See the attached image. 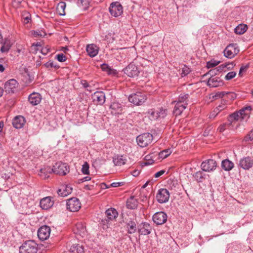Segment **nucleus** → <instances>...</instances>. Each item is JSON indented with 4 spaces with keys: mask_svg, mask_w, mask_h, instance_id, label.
<instances>
[{
    "mask_svg": "<svg viewBox=\"0 0 253 253\" xmlns=\"http://www.w3.org/2000/svg\"><path fill=\"white\" fill-rule=\"evenodd\" d=\"M82 171L84 174H87L89 173V166L87 163H85L83 166Z\"/></svg>",
    "mask_w": 253,
    "mask_h": 253,
    "instance_id": "8fccbe9b",
    "label": "nucleus"
},
{
    "mask_svg": "<svg viewBox=\"0 0 253 253\" xmlns=\"http://www.w3.org/2000/svg\"><path fill=\"white\" fill-rule=\"evenodd\" d=\"M223 65L225 66V69H227V70H230L235 67L236 64L234 62H232L230 63L223 64Z\"/></svg>",
    "mask_w": 253,
    "mask_h": 253,
    "instance_id": "603ef678",
    "label": "nucleus"
},
{
    "mask_svg": "<svg viewBox=\"0 0 253 253\" xmlns=\"http://www.w3.org/2000/svg\"><path fill=\"white\" fill-rule=\"evenodd\" d=\"M29 101L31 104L33 106L39 104L42 100V96L38 93L34 92L29 96Z\"/></svg>",
    "mask_w": 253,
    "mask_h": 253,
    "instance_id": "412c9836",
    "label": "nucleus"
},
{
    "mask_svg": "<svg viewBox=\"0 0 253 253\" xmlns=\"http://www.w3.org/2000/svg\"><path fill=\"white\" fill-rule=\"evenodd\" d=\"M66 7V3L64 2H59L57 6V9L60 12V15H63L65 14V8Z\"/></svg>",
    "mask_w": 253,
    "mask_h": 253,
    "instance_id": "a19ab883",
    "label": "nucleus"
},
{
    "mask_svg": "<svg viewBox=\"0 0 253 253\" xmlns=\"http://www.w3.org/2000/svg\"><path fill=\"white\" fill-rule=\"evenodd\" d=\"M165 172H166L165 170H164V169L161 170L156 172L155 174V177H156V178L159 177L160 176L162 175L163 174H164Z\"/></svg>",
    "mask_w": 253,
    "mask_h": 253,
    "instance_id": "052dcab7",
    "label": "nucleus"
},
{
    "mask_svg": "<svg viewBox=\"0 0 253 253\" xmlns=\"http://www.w3.org/2000/svg\"><path fill=\"white\" fill-rule=\"evenodd\" d=\"M189 97V94H185V93H182L178 98V99L177 101H175L174 102L176 103H180V104H186V106L187 105V101Z\"/></svg>",
    "mask_w": 253,
    "mask_h": 253,
    "instance_id": "c9c22d12",
    "label": "nucleus"
},
{
    "mask_svg": "<svg viewBox=\"0 0 253 253\" xmlns=\"http://www.w3.org/2000/svg\"><path fill=\"white\" fill-rule=\"evenodd\" d=\"M101 69L102 71L106 72L108 74L115 75L116 74V71L112 69L106 64H102L101 65Z\"/></svg>",
    "mask_w": 253,
    "mask_h": 253,
    "instance_id": "4c0bfd02",
    "label": "nucleus"
},
{
    "mask_svg": "<svg viewBox=\"0 0 253 253\" xmlns=\"http://www.w3.org/2000/svg\"><path fill=\"white\" fill-rule=\"evenodd\" d=\"M220 63L215 60H211L207 63V67L208 68H213L217 66Z\"/></svg>",
    "mask_w": 253,
    "mask_h": 253,
    "instance_id": "79ce46f5",
    "label": "nucleus"
},
{
    "mask_svg": "<svg viewBox=\"0 0 253 253\" xmlns=\"http://www.w3.org/2000/svg\"><path fill=\"white\" fill-rule=\"evenodd\" d=\"M248 29V27L245 24H240L235 29V32L237 34L242 35L245 33Z\"/></svg>",
    "mask_w": 253,
    "mask_h": 253,
    "instance_id": "f704fd0d",
    "label": "nucleus"
},
{
    "mask_svg": "<svg viewBox=\"0 0 253 253\" xmlns=\"http://www.w3.org/2000/svg\"><path fill=\"white\" fill-rule=\"evenodd\" d=\"M217 114H216V113H215L214 112V110H213V111L212 112H211L210 114V116H209V118L210 119H213L215 117V116L217 115Z\"/></svg>",
    "mask_w": 253,
    "mask_h": 253,
    "instance_id": "774afa93",
    "label": "nucleus"
},
{
    "mask_svg": "<svg viewBox=\"0 0 253 253\" xmlns=\"http://www.w3.org/2000/svg\"><path fill=\"white\" fill-rule=\"evenodd\" d=\"M106 215L109 220L115 219L118 216V213L117 211L114 208H110L106 210Z\"/></svg>",
    "mask_w": 253,
    "mask_h": 253,
    "instance_id": "c756f323",
    "label": "nucleus"
},
{
    "mask_svg": "<svg viewBox=\"0 0 253 253\" xmlns=\"http://www.w3.org/2000/svg\"><path fill=\"white\" fill-rule=\"evenodd\" d=\"M217 166L215 161L212 159H209L203 162L201 164V168L203 171L210 172L214 170Z\"/></svg>",
    "mask_w": 253,
    "mask_h": 253,
    "instance_id": "f8f14e48",
    "label": "nucleus"
},
{
    "mask_svg": "<svg viewBox=\"0 0 253 253\" xmlns=\"http://www.w3.org/2000/svg\"><path fill=\"white\" fill-rule=\"evenodd\" d=\"M25 123V119L22 116L15 117L12 121V125L16 128H22Z\"/></svg>",
    "mask_w": 253,
    "mask_h": 253,
    "instance_id": "5701e85b",
    "label": "nucleus"
},
{
    "mask_svg": "<svg viewBox=\"0 0 253 253\" xmlns=\"http://www.w3.org/2000/svg\"><path fill=\"white\" fill-rule=\"evenodd\" d=\"M109 11L112 16L118 17L123 14V7L119 2H113L110 5Z\"/></svg>",
    "mask_w": 253,
    "mask_h": 253,
    "instance_id": "423d86ee",
    "label": "nucleus"
},
{
    "mask_svg": "<svg viewBox=\"0 0 253 253\" xmlns=\"http://www.w3.org/2000/svg\"><path fill=\"white\" fill-rule=\"evenodd\" d=\"M137 206L138 201L133 196H131L127 199L126 202L127 208L133 210L137 208Z\"/></svg>",
    "mask_w": 253,
    "mask_h": 253,
    "instance_id": "cd10ccee",
    "label": "nucleus"
},
{
    "mask_svg": "<svg viewBox=\"0 0 253 253\" xmlns=\"http://www.w3.org/2000/svg\"><path fill=\"white\" fill-rule=\"evenodd\" d=\"M11 43L9 40H5L0 48V51L2 53H7L11 46Z\"/></svg>",
    "mask_w": 253,
    "mask_h": 253,
    "instance_id": "72a5a7b5",
    "label": "nucleus"
},
{
    "mask_svg": "<svg viewBox=\"0 0 253 253\" xmlns=\"http://www.w3.org/2000/svg\"><path fill=\"white\" fill-rule=\"evenodd\" d=\"M190 72L191 70L190 68L187 66L184 65L183 67L182 68V71L181 73V76L184 77L187 75Z\"/></svg>",
    "mask_w": 253,
    "mask_h": 253,
    "instance_id": "49530a36",
    "label": "nucleus"
},
{
    "mask_svg": "<svg viewBox=\"0 0 253 253\" xmlns=\"http://www.w3.org/2000/svg\"><path fill=\"white\" fill-rule=\"evenodd\" d=\"M230 125H229V124H227V123L223 124L221 125L218 127V130L220 132H223L226 129L227 126H229Z\"/></svg>",
    "mask_w": 253,
    "mask_h": 253,
    "instance_id": "864d4df0",
    "label": "nucleus"
},
{
    "mask_svg": "<svg viewBox=\"0 0 253 253\" xmlns=\"http://www.w3.org/2000/svg\"><path fill=\"white\" fill-rule=\"evenodd\" d=\"M239 48L237 43L230 44L226 46L223 51L225 57L232 59L239 52Z\"/></svg>",
    "mask_w": 253,
    "mask_h": 253,
    "instance_id": "39448f33",
    "label": "nucleus"
},
{
    "mask_svg": "<svg viewBox=\"0 0 253 253\" xmlns=\"http://www.w3.org/2000/svg\"><path fill=\"white\" fill-rule=\"evenodd\" d=\"M45 35V34L44 32H42V33L39 31H34V36H40V37H43Z\"/></svg>",
    "mask_w": 253,
    "mask_h": 253,
    "instance_id": "680f3d73",
    "label": "nucleus"
},
{
    "mask_svg": "<svg viewBox=\"0 0 253 253\" xmlns=\"http://www.w3.org/2000/svg\"><path fill=\"white\" fill-rule=\"evenodd\" d=\"M171 153V150L170 149L164 150L161 152L160 155L161 157L166 158Z\"/></svg>",
    "mask_w": 253,
    "mask_h": 253,
    "instance_id": "a18cd8bd",
    "label": "nucleus"
},
{
    "mask_svg": "<svg viewBox=\"0 0 253 253\" xmlns=\"http://www.w3.org/2000/svg\"><path fill=\"white\" fill-rule=\"evenodd\" d=\"M149 117L151 120H156L160 118L158 113L156 110L151 109L148 112Z\"/></svg>",
    "mask_w": 253,
    "mask_h": 253,
    "instance_id": "ea45409f",
    "label": "nucleus"
},
{
    "mask_svg": "<svg viewBox=\"0 0 253 253\" xmlns=\"http://www.w3.org/2000/svg\"><path fill=\"white\" fill-rule=\"evenodd\" d=\"M193 176L198 182H201L205 178V174L202 171H198L194 174Z\"/></svg>",
    "mask_w": 253,
    "mask_h": 253,
    "instance_id": "e433bc0d",
    "label": "nucleus"
},
{
    "mask_svg": "<svg viewBox=\"0 0 253 253\" xmlns=\"http://www.w3.org/2000/svg\"><path fill=\"white\" fill-rule=\"evenodd\" d=\"M238 166L245 170H249L253 166V159L249 157H245L240 160Z\"/></svg>",
    "mask_w": 253,
    "mask_h": 253,
    "instance_id": "ddd939ff",
    "label": "nucleus"
},
{
    "mask_svg": "<svg viewBox=\"0 0 253 253\" xmlns=\"http://www.w3.org/2000/svg\"><path fill=\"white\" fill-rule=\"evenodd\" d=\"M74 231L76 234H79L82 237L86 234L85 227L84 224L82 222H78L76 224Z\"/></svg>",
    "mask_w": 253,
    "mask_h": 253,
    "instance_id": "4be33fe9",
    "label": "nucleus"
},
{
    "mask_svg": "<svg viewBox=\"0 0 253 253\" xmlns=\"http://www.w3.org/2000/svg\"><path fill=\"white\" fill-rule=\"evenodd\" d=\"M56 59L59 62H63L66 60L67 58L63 53H60L56 55Z\"/></svg>",
    "mask_w": 253,
    "mask_h": 253,
    "instance_id": "3c124183",
    "label": "nucleus"
},
{
    "mask_svg": "<svg viewBox=\"0 0 253 253\" xmlns=\"http://www.w3.org/2000/svg\"><path fill=\"white\" fill-rule=\"evenodd\" d=\"M228 93L225 92L224 91L222 92H217L215 95V98H222L223 97L225 94H227Z\"/></svg>",
    "mask_w": 253,
    "mask_h": 253,
    "instance_id": "13d9d810",
    "label": "nucleus"
},
{
    "mask_svg": "<svg viewBox=\"0 0 253 253\" xmlns=\"http://www.w3.org/2000/svg\"><path fill=\"white\" fill-rule=\"evenodd\" d=\"M153 221L157 225H161L167 220V215L163 211L157 212L153 216Z\"/></svg>",
    "mask_w": 253,
    "mask_h": 253,
    "instance_id": "2eb2a0df",
    "label": "nucleus"
},
{
    "mask_svg": "<svg viewBox=\"0 0 253 253\" xmlns=\"http://www.w3.org/2000/svg\"><path fill=\"white\" fill-rule=\"evenodd\" d=\"M53 173L65 175L69 172V167L66 163L58 162L53 166Z\"/></svg>",
    "mask_w": 253,
    "mask_h": 253,
    "instance_id": "6e6552de",
    "label": "nucleus"
},
{
    "mask_svg": "<svg viewBox=\"0 0 253 253\" xmlns=\"http://www.w3.org/2000/svg\"><path fill=\"white\" fill-rule=\"evenodd\" d=\"M175 103L173 113L176 116L181 115L187 106L186 104H182L180 103Z\"/></svg>",
    "mask_w": 253,
    "mask_h": 253,
    "instance_id": "bb28decb",
    "label": "nucleus"
},
{
    "mask_svg": "<svg viewBox=\"0 0 253 253\" xmlns=\"http://www.w3.org/2000/svg\"><path fill=\"white\" fill-rule=\"evenodd\" d=\"M45 67H54L53 62H46L45 64Z\"/></svg>",
    "mask_w": 253,
    "mask_h": 253,
    "instance_id": "338daca9",
    "label": "nucleus"
},
{
    "mask_svg": "<svg viewBox=\"0 0 253 253\" xmlns=\"http://www.w3.org/2000/svg\"><path fill=\"white\" fill-rule=\"evenodd\" d=\"M40 204L43 210H48L53 206L54 202L51 197H46L41 200Z\"/></svg>",
    "mask_w": 253,
    "mask_h": 253,
    "instance_id": "6ab92c4d",
    "label": "nucleus"
},
{
    "mask_svg": "<svg viewBox=\"0 0 253 253\" xmlns=\"http://www.w3.org/2000/svg\"><path fill=\"white\" fill-rule=\"evenodd\" d=\"M126 159L123 156H117L114 158L113 163L116 166H121L126 164Z\"/></svg>",
    "mask_w": 253,
    "mask_h": 253,
    "instance_id": "7c9ffc66",
    "label": "nucleus"
},
{
    "mask_svg": "<svg viewBox=\"0 0 253 253\" xmlns=\"http://www.w3.org/2000/svg\"><path fill=\"white\" fill-rule=\"evenodd\" d=\"M234 167V163L228 159H225L222 161L221 167L225 171L231 170Z\"/></svg>",
    "mask_w": 253,
    "mask_h": 253,
    "instance_id": "c85d7f7f",
    "label": "nucleus"
},
{
    "mask_svg": "<svg viewBox=\"0 0 253 253\" xmlns=\"http://www.w3.org/2000/svg\"><path fill=\"white\" fill-rule=\"evenodd\" d=\"M252 108L251 106H248L242 108L240 111L235 112L231 114L228 121L230 122L229 125H232L234 121H247L250 118L251 112Z\"/></svg>",
    "mask_w": 253,
    "mask_h": 253,
    "instance_id": "f257e3e1",
    "label": "nucleus"
},
{
    "mask_svg": "<svg viewBox=\"0 0 253 253\" xmlns=\"http://www.w3.org/2000/svg\"><path fill=\"white\" fill-rule=\"evenodd\" d=\"M208 85L211 87L221 86L223 84L221 80L217 77L211 76L208 81Z\"/></svg>",
    "mask_w": 253,
    "mask_h": 253,
    "instance_id": "aec40b11",
    "label": "nucleus"
},
{
    "mask_svg": "<svg viewBox=\"0 0 253 253\" xmlns=\"http://www.w3.org/2000/svg\"><path fill=\"white\" fill-rule=\"evenodd\" d=\"M124 72L127 76L132 78L137 77L139 73L138 67L133 63H130L125 68Z\"/></svg>",
    "mask_w": 253,
    "mask_h": 253,
    "instance_id": "9b49d317",
    "label": "nucleus"
},
{
    "mask_svg": "<svg viewBox=\"0 0 253 253\" xmlns=\"http://www.w3.org/2000/svg\"><path fill=\"white\" fill-rule=\"evenodd\" d=\"M111 113L113 115L120 114L122 113L123 108L122 105L118 102H113L110 105Z\"/></svg>",
    "mask_w": 253,
    "mask_h": 253,
    "instance_id": "393cba45",
    "label": "nucleus"
},
{
    "mask_svg": "<svg viewBox=\"0 0 253 253\" xmlns=\"http://www.w3.org/2000/svg\"><path fill=\"white\" fill-rule=\"evenodd\" d=\"M124 182H113L110 184V186L112 187H118L123 185Z\"/></svg>",
    "mask_w": 253,
    "mask_h": 253,
    "instance_id": "bf43d9fd",
    "label": "nucleus"
},
{
    "mask_svg": "<svg viewBox=\"0 0 253 253\" xmlns=\"http://www.w3.org/2000/svg\"><path fill=\"white\" fill-rule=\"evenodd\" d=\"M249 67V65H246L245 66H242L240 68V71H239V75L240 76H242V73L243 72L246 71L248 69Z\"/></svg>",
    "mask_w": 253,
    "mask_h": 253,
    "instance_id": "6e6d98bb",
    "label": "nucleus"
},
{
    "mask_svg": "<svg viewBox=\"0 0 253 253\" xmlns=\"http://www.w3.org/2000/svg\"><path fill=\"white\" fill-rule=\"evenodd\" d=\"M50 49L47 47L42 48L41 50V52L42 54L46 55L48 52H49Z\"/></svg>",
    "mask_w": 253,
    "mask_h": 253,
    "instance_id": "e2e57ef3",
    "label": "nucleus"
},
{
    "mask_svg": "<svg viewBox=\"0 0 253 253\" xmlns=\"http://www.w3.org/2000/svg\"><path fill=\"white\" fill-rule=\"evenodd\" d=\"M244 140L246 142H253V129L244 138Z\"/></svg>",
    "mask_w": 253,
    "mask_h": 253,
    "instance_id": "37998d69",
    "label": "nucleus"
},
{
    "mask_svg": "<svg viewBox=\"0 0 253 253\" xmlns=\"http://www.w3.org/2000/svg\"><path fill=\"white\" fill-rule=\"evenodd\" d=\"M236 75V73L234 71H231L227 74V75L225 76V80L226 81H229L233 78H234Z\"/></svg>",
    "mask_w": 253,
    "mask_h": 253,
    "instance_id": "de8ad7c7",
    "label": "nucleus"
},
{
    "mask_svg": "<svg viewBox=\"0 0 253 253\" xmlns=\"http://www.w3.org/2000/svg\"><path fill=\"white\" fill-rule=\"evenodd\" d=\"M22 17L24 24H28L31 20V14L26 11L22 12Z\"/></svg>",
    "mask_w": 253,
    "mask_h": 253,
    "instance_id": "58836bf2",
    "label": "nucleus"
},
{
    "mask_svg": "<svg viewBox=\"0 0 253 253\" xmlns=\"http://www.w3.org/2000/svg\"><path fill=\"white\" fill-rule=\"evenodd\" d=\"M38 250V244L33 240H29L20 247L19 252L20 253H37Z\"/></svg>",
    "mask_w": 253,
    "mask_h": 253,
    "instance_id": "f03ea898",
    "label": "nucleus"
},
{
    "mask_svg": "<svg viewBox=\"0 0 253 253\" xmlns=\"http://www.w3.org/2000/svg\"><path fill=\"white\" fill-rule=\"evenodd\" d=\"M90 179H91L90 177H89V176H85V177H84V178H83L82 179H79V180L80 181V182H83L84 181H89Z\"/></svg>",
    "mask_w": 253,
    "mask_h": 253,
    "instance_id": "69168bd1",
    "label": "nucleus"
},
{
    "mask_svg": "<svg viewBox=\"0 0 253 253\" xmlns=\"http://www.w3.org/2000/svg\"><path fill=\"white\" fill-rule=\"evenodd\" d=\"M50 228L47 225L41 227L38 231V236L42 241L47 239L50 234Z\"/></svg>",
    "mask_w": 253,
    "mask_h": 253,
    "instance_id": "4468645a",
    "label": "nucleus"
},
{
    "mask_svg": "<svg viewBox=\"0 0 253 253\" xmlns=\"http://www.w3.org/2000/svg\"><path fill=\"white\" fill-rule=\"evenodd\" d=\"M147 96L144 93L137 92L130 94L128 99V101L134 105L139 106L142 105L147 100Z\"/></svg>",
    "mask_w": 253,
    "mask_h": 253,
    "instance_id": "7ed1b4c3",
    "label": "nucleus"
},
{
    "mask_svg": "<svg viewBox=\"0 0 253 253\" xmlns=\"http://www.w3.org/2000/svg\"><path fill=\"white\" fill-rule=\"evenodd\" d=\"M93 102L98 105H103L105 101V93L102 91H96L92 95Z\"/></svg>",
    "mask_w": 253,
    "mask_h": 253,
    "instance_id": "a211bd4d",
    "label": "nucleus"
},
{
    "mask_svg": "<svg viewBox=\"0 0 253 253\" xmlns=\"http://www.w3.org/2000/svg\"><path fill=\"white\" fill-rule=\"evenodd\" d=\"M73 188L70 184L62 185L57 191L58 195L66 197L72 192Z\"/></svg>",
    "mask_w": 253,
    "mask_h": 253,
    "instance_id": "f3484780",
    "label": "nucleus"
},
{
    "mask_svg": "<svg viewBox=\"0 0 253 253\" xmlns=\"http://www.w3.org/2000/svg\"><path fill=\"white\" fill-rule=\"evenodd\" d=\"M52 172L53 173V168L47 166L41 169L39 174L42 178L46 179L49 177V174Z\"/></svg>",
    "mask_w": 253,
    "mask_h": 253,
    "instance_id": "b1692460",
    "label": "nucleus"
},
{
    "mask_svg": "<svg viewBox=\"0 0 253 253\" xmlns=\"http://www.w3.org/2000/svg\"><path fill=\"white\" fill-rule=\"evenodd\" d=\"M153 135L150 133H144L136 137L138 145L141 147H145L151 143Z\"/></svg>",
    "mask_w": 253,
    "mask_h": 253,
    "instance_id": "20e7f679",
    "label": "nucleus"
},
{
    "mask_svg": "<svg viewBox=\"0 0 253 253\" xmlns=\"http://www.w3.org/2000/svg\"><path fill=\"white\" fill-rule=\"evenodd\" d=\"M219 73L217 71L216 68H215L213 69L210 70L207 74L210 75L211 76H214L215 75L218 74Z\"/></svg>",
    "mask_w": 253,
    "mask_h": 253,
    "instance_id": "5fc2aeb1",
    "label": "nucleus"
},
{
    "mask_svg": "<svg viewBox=\"0 0 253 253\" xmlns=\"http://www.w3.org/2000/svg\"><path fill=\"white\" fill-rule=\"evenodd\" d=\"M131 173L133 176L136 177V176H137L139 174L140 171L137 169H134L132 171H131Z\"/></svg>",
    "mask_w": 253,
    "mask_h": 253,
    "instance_id": "0e129e2a",
    "label": "nucleus"
},
{
    "mask_svg": "<svg viewBox=\"0 0 253 253\" xmlns=\"http://www.w3.org/2000/svg\"><path fill=\"white\" fill-rule=\"evenodd\" d=\"M86 50L89 56L91 57L95 56L98 52L97 46L94 44L87 45Z\"/></svg>",
    "mask_w": 253,
    "mask_h": 253,
    "instance_id": "a878e982",
    "label": "nucleus"
},
{
    "mask_svg": "<svg viewBox=\"0 0 253 253\" xmlns=\"http://www.w3.org/2000/svg\"><path fill=\"white\" fill-rule=\"evenodd\" d=\"M84 249L83 247L79 244L74 245L70 248V253H84Z\"/></svg>",
    "mask_w": 253,
    "mask_h": 253,
    "instance_id": "2f4dec72",
    "label": "nucleus"
},
{
    "mask_svg": "<svg viewBox=\"0 0 253 253\" xmlns=\"http://www.w3.org/2000/svg\"><path fill=\"white\" fill-rule=\"evenodd\" d=\"M19 84L13 79L7 81L4 85L5 91L8 93H14L18 89Z\"/></svg>",
    "mask_w": 253,
    "mask_h": 253,
    "instance_id": "1a4fd4ad",
    "label": "nucleus"
},
{
    "mask_svg": "<svg viewBox=\"0 0 253 253\" xmlns=\"http://www.w3.org/2000/svg\"><path fill=\"white\" fill-rule=\"evenodd\" d=\"M138 232L143 235H147L151 233L152 227L147 222H142L137 227Z\"/></svg>",
    "mask_w": 253,
    "mask_h": 253,
    "instance_id": "dca6fc26",
    "label": "nucleus"
},
{
    "mask_svg": "<svg viewBox=\"0 0 253 253\" xmlns=\"http://www.w3.org/2000/svg\"><path fill=\"white\" fill-rule=\"evenodd\" d=\"M160 118H164L167 115V110L161 108L157 110Z\"/></svg>",
    "mask_w": 253,
    "mask_h": 253,
    "instance_id": "c03bdc74",
    "label": "nucleus"
},
{
    "mask_svg": "<svg viewBox=\"0 0 253 253\" xmlns=\"http://www.w3.org/2000/svg\"><path fill=\"white\" fill-rule=\"evenodd\" d=\"M169 198V191L164 188L159 190L157 195L156 199L157 201L161 204L167 202Z\"/></svg>",
    "mask_w": 253,
    "mask_h": 253,
    "instance_id": "9d476101",
    "label": "nucleus"
},
{
    "mask_svg": "<svg viewBox=\"0 0 253 253\" xmlns=\"http://www.w3.org/2000/svg\"><path fill=\"white\" fill-rule=\"evenodd\" d=\"M226 105L224 103H221V104L219 105L215 109H214L215 113L218 114L220 111L224 110L226 108Z\"/></svg>",
    "mask_w": 253,
    "mask_h": 253,
    "instance_id": "09e8293b",
    "label": "nucleus"
},
{
    "mask_svg": "<svg viewBox=\"0 0 253 253\" xmlns=\"http://www.w3.org/2000/svg\"><path fill=\"white\" fill-rule=\"evenodd\" d=\"M126 227L129 234L134 233L137 230L136 223L133 221H129L126 224Z\"/></svg>",
    "mask_w": 253,
    "mask_h": 253,
    "instance_id": "473e14b6",
    "label": "nucleus"
},
{
    "mask_svg": "<svg viewBox=\"0 0 253 253\" xmlns=\"http://www.w3.org/2000/svg\"><path fill=\"white\" fill-rule=\"evenodd\" d=\"M66 206L69 211L76 212L81 209V203L77 198L73 197L67 201Z\"/></svg>",
    "mask_w": 253,
    "mask_h": 253,
    "instance_id": "0eeeda50",
    "label": "nucleus"
},
{
    "mask_svg": "<svg viewBox=\"0 0 253 253\" xmlns=\"http://www.w3.org/2000/svg\"><path fill=\"white\" fill-rule=\"evenodd\" d=\"M216 69H217V71L218 72V73H221L222 72H226L227 71V70L225 69V66L223 65V64H221L220 65V66L216 67Z\"/></svg>",
    "mask_w": 253,
    "mask_h": 253,
    "instance_id": "4d7b16f0",
    "label": "nucleus"
}]
</instances>
